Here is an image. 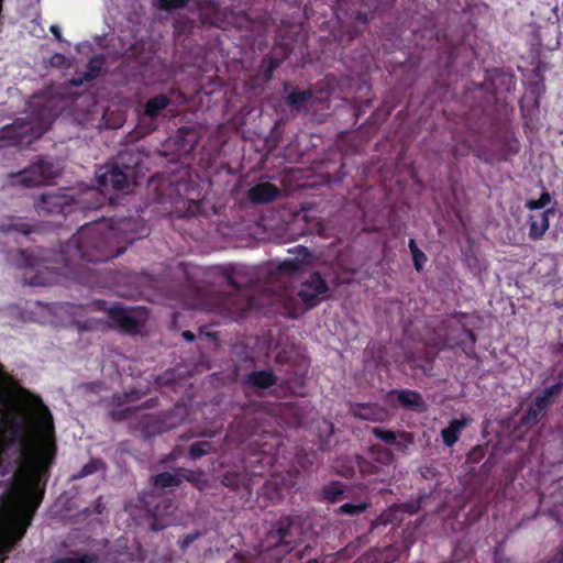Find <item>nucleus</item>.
<instances>
[{
	"mask_svg": "<svg viewBox=\"0 0 563 563\" xmlns=\"http://www.w3.org/2000/svg\"><path fill=\"white\" fill-rule=\"evenodd\" d=\"M148 228L141 218H119L85 223L56 255L59 274L80 283L88 280V264L104 263L123 254L133 242L146 236Z\"/></svg>",
	"mask_w": 563,
	"mask_h": 563,
	"instance_id": "nucleus-1",
	"label": "nucleus"
},
{
	"mask_svg": "<svg viewBox=\"0 0 563 563\" xmlns=\"http://www.w3.org/2000/svg\"><path fill=\"white\" fill-rule=\"evenodd\" d=\"M21 402L27 415L20 423L12 421V435L5 440L0 434V465L7 444L24 442V452L27 453L36 470L46 473L52 466L56 455V441L54 420L49 408L43 399L27 389L20 391Z\"/></svg>",
	"mask_w": 563,
	"mask_h": 563,
	"instance_id": "nucleus-2",
	"label": "nucleus"
},
{
	"mask_svg": "<svg viewBox=\"0 0 563 563\" xmlns=\"http://www.w3.org/2000/svg\"><path fill=\"white\" fill-rule=\"evenodd\" d=\"M43 490L33 485H21L13 489L15 514L10 527L0 536V563H3L18 542L25 536L34 514L43 499Z\"/></svg>",
	"mask_w": 563,
	"mask_h": 563,
	"instance_id": "nucleus-3",
	"label": "nucleus"
},
{
	"mask_svg": "<svg viewBox=\"0 0 563 563\" xmlns=\"http://www.w3.org/2000/svg\"><path fill=\"white\" fill-rule=\"evenodd\" d=\"M300 517L284 516L273 522L258 544V555L264 563H279L302 541Z\"/></svg>",
	"mask_w": 563,
	"mask_h": 563,
	"instance_id": "nucleus-4",
	"label": "nucleus"
},
{
	"mask_svg": "<svg viewBox=\"0 0 563 563\" xmlns=\"http://www.w3.org/2000/svg\"><path fill=\"white\" fill-rule=\"evenodd\" d=\"M107 197L95 188H87L77 196L68 192H43L34 203L40 216H68L73 212L98 210L104 206Z\"/></svg>",
	"mask_w": 563,
	"mask_h": 563,
	"instance_id": "nucleus-5",
	"label": "nucleus"
},
{
	"mask_svg": "<svg viewBox=\"0 0 563 563\" xmlns=\"http://www.w3.org/2000/svg\"><path fill=\"white\" fill-rule=\"evenodd\" d=\"M275 464V456L263 450L249 454L244 470L227 471L221 478L223 486L238 489L240 487L249 488L251 485V477L263 476L266 472L271 471Z\"/></svg>",
	"mask_w": 563,
	"mask_h": 563,
	"instance_id": "nucleus-6",
	"label": "nucleus"
},
{
	"mask_svg": "<svg viewBox=\"0 0 563 563\" xmlns=\"http://www.w3.org/2000/svg\"><path fill=\"white\" fill-rule=\"evenodd\" d=\"M58 174L59 169L52 159L38 156L30 166L18 173H11L9 177L12 184L31 188L49 184Z\"/></svg>",
	"mask_w": 563,
	"mask_h": 563,
	"instance_id": "nucleus-7",
	"label": "nucleus"
},
{
	"mask_svg": "<svg viewBox=\"0 0 563 563\" xmlns=\"http://www.w3.org/2000/svg\"><path fill=\"white\" fill-rule=\"evenodd\" d=\"M355 466H357L360 473L363 476H371L376 482H386L390 475V470H386L385 467H379V464L377 462H374L373 459H369L367 456L363 455H355L353 460L349 459L346 460V465H343L342 467L338 463L336 472L338 474L344 476V477H353L355 474Z\"/></svg>",
	"mask_w": 563,
	"mask_h": 563,
	"instance_id": "nucleus-8",
	"label": "nucleus"
},
{
	"mask_svg": "<svg viewBox=\"0 0 563 563\" xmlns=\"http://www.w3.org/2000/svg\"><path fill=\"white\" fill-rule=\"evenodd\" d=\"M261 412L249 407L242 408V413L230 423L227 438L235 442H243L257 433L261 430Z\"/></svg>",
	"mask_w": 563,
	"mask_h": 563,
	"instance_id": "nucleus-9",
	"label": "nucleus"
},
{
	"mask_svg": "<svg viewBox=\"0 0 563 563\" xmlns=\"http://www.w3.org/2000/svg\"><path fill=\"white\" fill-rule=\"evenodd\" d=\"M288 252L294 254V257L285 258L271 269L269 275L272 278L292 277L311 262V252L306 246L297 245L294 249H289Z\"/></svg>",
	"mask_w": 563,
	"mask_h": 563,
	"instance_id": "nucleus-10",
	"label": "nucleus"
},
{
	"mask_svg": "<svg viewBox=\"0 0 563 563\" xmlns=\"http://www.w3.org/2000/svg\"><path fill=\"white\" fill-rule=\"evenodd\" d=\"M328 291L329 286L325 279L319 272H312L308 278L301 282L297 296L310 309L318 306Z\"/></svg>",
	"mask_w": 563,
	"mask_h": 563,
	"instance_id": "nucleus-11",
	"label": "nucleus"
},
{
	"mask_svg": "<svg viewBox=\"0 0 563 563\" xmlns=\"http://www.w3.org/2000/svg\"><path fill=\"white\" fill-rule=\"evenodd\" d=\"M104 310H107L111 324L123 332L135 334L143 327V321L122 303H114Z\"/></svg>",
	"mask_w": 563,
	"mask_h": 563,
	"instance_id": "nucleus-12",
	"label": "nucleus"
},
{
	"mask_svg": "<svg viewBox=\"0 0 563 563\" xmlns=\"http://www.w3.org/2000/svg\"><path fill=\"white\" fill-rule=\"evenodd\" d=\"M48 261L46 250L40 249L38 255H33L26 250H19L16 258L14 260L19 268L25 271H35L36 274L33 277H27V273L24 274V279L27 284L38 286L44 284V278L38 274L42 267L48 268L44 265V262Z\"/></svg>",
	"mask_w": 563,
	"mask_h": 563,
	"instance_id": "nucleus-13",
	"label": "nucleus"
},
{
	"mask_svg": "<svg viewBox=\"0 0 563 563\" xmlns=\"http://www.w3.org/2000/svg\"><path fill=\"white\" fill-rule=\"evenodd\" d=\"M32 128L27 123L14 122L0 129V151L7 147H22L33 142Z\"/></svg>",
	"mask_w": 563,
	"mask_h": 563,
	"instance_id": "nucleus-14",
	"label": "nucleus"
},
{
	"mask_svg": "<svg viewBox=\"0 0 563 563\" xmlns=\"http://www.w3.org/2000/svg\"><path fill=\"white\" fill-rule=\"evenodd\" d=\"M278 377L271 368L254 369L241 378V386L245 393L252 391L261 395L264 390L277 385Z\"/></svg>",
	"mask_w": 563,
	"mask_h": 563,
	"instance_id": "nucleus-15",
	"label": "nucleus"
},
{
	"mask_svg": "<svg viewBox=\"0 0 563 563\" xmlns=\"http://www.w3.org/2000/svg\"><path fill=\"white\" fill-rule=\"evenodd\" d=\"M288 56L289 51L287 46H274L272 51L261 59L256 76L264 84L269 82L274 76L275 70L282 66Z\"/></svg>",
	"mask_w": 563,
	"mask_h": 563,
	"instance_id": "nucleus-16",
	"label": "nucleus"
},
{
	"mask_svg": "<svg viewBox=\"0 0 563 563\" xmlns=\"http://www.w3.org/2000/svg\"><path fill=\"white\" fill-rule=\"evenodd\" d=\"M99 191L104 196L102 190L124 189L128 187V173L121 169L118 165H106L97 174ZM98 190V188H96Z\"/></svg>",
	"mask_w": 563,
	"mask_h": 563,
	"instance_id": "nucleus-17",
	"label": "nucleus"
},
{
	"mask_svg": "<svg viewBox=\"0 0 563 563\" xmlns=\"http://www.w3.org/2000/svg\"><path fill=\"white\" fill-rule=\"evenodd\" d=\"M516 85L515 77L500 68H494L486 71L483 87L494 97L504 91H510Z\"/></svg>",
	"mask_w": 563,
	"mask_h": 563,
	"instance_id": "nucleus-18",
	"label": "nucleus"
},
{
	"mask_svg": "<svg viewBox=\"0 0 563 563\" xmlns=\"http://www.w3.org/2000/svg\"><path fill=\"white\" fill-rule=\"evenodd\" d=\"M282 190L275 184L262 181L255 184L246 191V197L252 205H267L280 197Z\"/></svg>",
	"mask_w": 563,
	"mask_h": 563,
	"instance_id": "nucleus-19",
	"label": "nucleus"
},
{
	"mask_svg": "<svg viewBox=\"0 0 563 563\" xmlns=\"http://www.w3.org/2000/svg\"><path fill=\"white\" fill-rule=\"evenodd\" d=\"M389 397H395L398 404L408 410L422 412L426 409V402L420 393L411 389H393Z\"/></svg>",
	"mask_w": 563,
	"mask_h": 563,
	"instance_id": "nucleus-20",
	"label": "nucleus"
},
{
	"mask_svg": "<svg viewBox=\"0 0 563 563\" xmlns=\"http://www.w3.org/2000/svg\"><path fill=\"white\" fill-rule=\"evenodd\" d=\"M554 214L553 208H548L538 214L529 216V238L538 241L543 238L550 228L549 217Z\"/></svg>",
	"mask_w": 563,
	"mask_h": 563,
	"instance_id": "nucleus-21",
	"label": "nucleus"
},
{
	"mask_svg": "<svg viewBox=\"0 0 563 563\" xmlns=\"http://www.w3.org/2000/svg\"><path fill=\"white\" fill-rule=\"evenodd\" d=\"M352 412L355 417L362 420H368L373 422L384 421L387 417V411L378 404H356L352 408Z\"/></svg>",
	"mask_w": 563,
	"mask_h": 563,
	"instance_id": "nucleus-22",
	"label": "nucleus"
},
{
	"mask_svg": "<svg viewBox=\"0 0 563 563\" xmlns=\"http://www.w3.org/2000/svg\"><path fill=\"white\" fill-rule=\"evenodd\" d=\"M457 331V339L452 341L448 339V345L450 347H461L470 356L471 353H474L476 335L471 329L464 325L459 327Z\"/></svg>",
	"mask_w": 563,
	"mask_h": 563,
	"instance_id": "nucleus-23",
	"label": "nucleus"
},
{
	"mask_svg": "<svg viewBox=\"0 0 563 563\" xmlns=\"http://www.w3.org/2000/svg\"><path fill=\"white\" fill-rule=\"evenodd\" d=\"M467 423L468 420L466 418L450 421L449 426L441 431L443 443L449 448L453 446L457 442L461 431Z\"/></svg>",
	"mask_w": 563,
	"mask_h": 563,
	"instance_id": "nucleus-24",
	"label": "nucleus"
},
{
	"mask_svg": "<svg viewBox=\"0 0 563 563\" xmlns=\"http://www.w3.org/2000/svg\"><path fill=\"white\" fill-rule=\"evenodd\" d=\"M547 408L542 404H538V399L534 398L529 408L520 418V424L525 428L534 427L541 418L547 415Z\"/></svg>",
	"mask_w": 563,
	"mask_h": 563,
	"instance_id": "nucleus-25",
	"label": "nucleus"
},
{
	"mask_svg": "<svg viewBox=\"0 0 563 563\" xmlns=\"http://www.w3.org/2000/svg\"><path fill=\"white\" fill-rule=\"evenodd\" d=\"M35 231L36 228L34 225L23 222L21 219L15 217H11L0 223V233L3 234L20 233L29 235Z\"/></svg>",
	"mask_w": 563,
	"mask_h": 563,
	"instance_id": "nucleus-26",
	"label": "nucleus"
},
{
	"mask_svg": "<svg viewBox=\"0 0 563 563\" xmlns=\"http://www.w3.org/2000/svg\"><path fill=\"white\" fill-rule=\"evenodd\" d=\"M172 104V99L164 93L150 98L144 104V115L154 119L157 118L163 110Z\"/></svg>",
	"mask_w": 563,
	"mask_h": 563,
	"instance_id": "nucleus-27",
	"label": "nucleus"
},
{
	"mask_svg": "<svg viewBox=\"0 0 563 563\" xmlns=\"http://www.w3.org/2000/svg\"><path fill=\"white\" fill-rule=\"evenodd\" d=\"M290 88V84H284V90L288 92L287 96L285 97V102L291 109H299L301 106L306 104L312 98V92L310 90L292 89L291 91H289Z\"/></svg>",
	"mask_w": 563,
	"mask_h": 563,
	"instance_id": "nucleus-28",
	"label": "nucleus"
},
{
	"mask_svg": "<svg viewBox=\"0 0 563 563\" xmlns=\"http://www.w3.org/2000/svg\"><path fill=\"white\" fill-rule=\"evenodd\" d=\"M154 488L165 489L169 487H178L181 485L179 468L174 473L162 472L151 478Z\"/></svg>",
	"mask_w": 563,
	"mask_h": 563,
	"instance_id": "nucleus-29",
	"label": "nucleus"
},
{
	"mask_svg": "<svg viewBox=\"0 0 563 563\" xmlns=\"http://www.w3.org/2000/svg\"><path fill=\"white\" fill-rule=\"evenodd\" d=\"M367 457L373 459L374 462H377L379 467L383 466L390 471L395 460L394 454L389 449L378 444H374L369 448Z\"/></svg>",
	"mask_w": 563,
	"mask_h": 563,
	"instance_id": "nucleus-30",
	"label": "nucleus"
},
{
	"mask_svg": "<svg viewBox=\"0 0 563 563\" xmlns=\"http://www.w3.org/2000/svg\"><path fill=\"white\" fill-rule=\"evenodd\" d=\"M345 485L339 481H332L324 484L321 488V497L323 500L334 504L344 495Z\"/></svg>",
	"mask_w": 563,
	"mask_h": 563,
	"instance_id": "nucleus-31",
	"label": "nucleus"
},
{
	"mask_svg": "<svg viewBox=\"0 0 563 563\" xmlns=\"http://www.w3.org/2000/svg\"><path fill=\"white\" fill-rule=\"evenodd\" d=\"M563 385L561 382H555L553 385L545 387L539 395L536 396L538 404H542L547 409L552 406L556 398L562 394Z\"/></svg>",
	"mask_w": 563,
	"mask_h": 563,
	"instance_id": "nucleus-32",
	"label": "nucleus"
},
{
	"mask_svg": "<svg viewBox=\"0 0 563 563\" xmlns=\"http://www.w3.org/2000/svg\"><path fill=\"white\" fill-rule=\"evenodd\" d=\"M103 59L101 57H92L87 64V70L82 74L80 80H74L73 84L78 86L82 81H91L96 79L101 71Z\"/></svg>",
	"mask_w": 563,
	"mask_h": 563,
	"instance_id": "nucleus-33",
	"label": "nucleus"
},
{
	"mask_svg": "<svg viewBox=\"0 0 563 563\" xmlns=\"http://www.w3.org/2000/svg\"><path fill=\"white\" fill-rule=\"evenodd\" d=\"M181 483L184 481L191 483L196 488L199 490H202L203 487L207 485V479L203 478V474L201 472H195L187 468H179Z\"/></svg>",
	"mask_w": 563,
	"mask_h": 563,
	"instance_id": "nucleus-34",
	"label": "nucleus"
},
{
	"mask_svg": "<svg viewBox=\"0 0 563 563\" xmlns=\"http://www.w3.org/2000/svg\"><path fill=\"white\" fill-rule=\"evenodd\" d=\"M408 246L411 253L413 267L417 272L420 273L423 271L424 265L428 262V257L424 252L418 247L415 239L409 240Z\"/></svg>",
	"mask_w": 563,
	"mask_h": 563,
	"instance_id": "nucleus-35",
	"label": "nucleus"
},
{
	"mask_svg": "<svg viewBox=\"0 0 563 563\" xmlns=\"http://www.w3.org/2000/svg\"><path fill=\"white\" fill-rule=\"evenodd\" d=\"M54 563H99V555L93 552L75 553L70 556L58 558Z\"/></svg>",
	"mask_w": 563,
	"mask_h": 563,
	"instance_id": "nucleus-36",
	"label": "nucleus"
},
{
	"mask_svg": "<svg viewBox=\"0 0 563 563\" xmlns=\"http://www.w3.org/2000/svg\"><path fill=\"white\" fill-rule=\"evenodd\" d=\"M213 451V443L210 441H199L190 444L188 449L189 459L196 461Z\"/></svg>",
	"mask_w": 563,
	"mask_h": 563,
	"instance_id": "nucleus-37",
	"label": "nucleus"
},
{
	"mask_svg": "<svg viewBox=\"0 0 563 563\" xmlns=\"http://www.w3.org/2000/svg\"><path fill=\"white\" fill-rule=\"evenodd\" d=\"M368 507H369V503H367V501H362V503H357V504L346 503L336 509V514L354 517V516H358V515L365 512Z\"/></svg>",
	"mask_w": 563,
	"mask_h": 563,
	"instance_id": "nucleus-38",
	"label": "nucleus"
},
{
	"mask_svg": "<svg viewBox=\"0 0 563 563\" xmlns=\"http://www.w3.org/2000/svg\"><path fill=\"white\" fill-rule=\"evenodd\" d=\"M454 145L452 146L451 153L454 158H461L468 156L474 152L472 143L466 139L454 137Z\"/></svg>",
	"mask_w": 563,
	"mask_h": 563,
	"instance_id": "nucleus-39",
	"label": "nucleus"
},
{
	"mask_svg": "<svg viewBox=\"0 0 563 563\" xmlns=\"http://www.w3.org/2000/svg\"><path fill=\"white\" fill-rule=\"evenodd\" d=\"M233 354L244 362L247 367H254L256 365V360L254 357L253 350H249L244 344L239 343L233 346Z\"/></svg>",
	"mask_w": 563,
	"mask_h": 563,
	"instance_id": "nucleus-40",
	"label": "nucleus"
},
{
	"mask_svg": "<svg viewBox=\"0 0 563 563\" xmlns=\"http://www.w3.org/2000/svg\"><path fill=\"white\" fill-rule=\"evenodd\" d=\"M104 463L99 459H91L87 464H85L77 475H74V479L84 478L86 476L92 475L100 470H104Z\"/></svg>",
	"mask_w": 563,
	"mask_h": 563,
	"instance_id": "nucleus-41",
	"label": "nucleus"
},
{
	"mask_svg": "<svg viewBox=\"0 0 563 563\" xmlns=\"http://www.w3.org/2000/svg\"><path fill=\"white\" fill-rule=\"evenodd\" d=\"M415 442V435L409 431H400L397 433V440L394 442V445L398 451L404 454H407L409 451V446Z\"/></svg>",
	"mask_w": 563,
	"mask_h": 563,
	"instance_id": "nucleus-42",
	"label": "nucleus"
},
{
	"mask_svg": "<svg viewBox=\"0 0 563 563\" xmlns=\"http://www.w3.org/2000/svg\"><path fill=\"white\" fill-rule=\"evenodd\" d=\"M190 0H156V7L166 12H173L176 9H183L188 5Z\"/></svg>",
	"mask_w": 563,
	"mask_h": 563,
	"instance_id": "nucleus-43",
	"label": "nucleus"
},
{
	"mask_svg": "<svg viewBox=\"0 0 563 563\" xmlns=\"http://www.w3.org/2000/svg\"><path fill=\"white\" fill-rule=\"evenodd\" d=\"M373 435L375 438L379 439L380 441L385 442L386 444H393L397 440V433L393 430H388L380 427H375L372 429Z\"/></svg>",
	"mask_w": 563,
	"mask_h": 563,
	"instance_id": "nucleus-44",
	"label": "nucleus"
},
{
	"mask_svg": "<svg viewBox=\"0 0 563 563\" xmlns=\"http://www.w3.org/2000/svg\"><path fill=\"white\" fill-rule=\"evenodd\" d=\"M551 201V195L543 191L538 199H529L526 201L525 207L529 210H540L547 207Z\"/></svg>",
	"mask_w": 563,
	"mask_h": 563,
	"instance_id": "nucleus-45",
	"label": "nucleus"
},
{
	"mask_svg": "<svg viewBox=\"0 0 563 563\" xmlns=\"http://www.w3.org/2000/svg\"><path fill=\"white\" fill-rule=\"evenodd\" d=\"M227 301L232 303L234 311H245L251 306V300L247 295L239 294L236 297H228Z\"/></svg>",
	"mask_w": 563,
	"mask_h": 563,
	"instance_id": "nucleus-46",
	"label": "nucleus"
},
{
	"mask_svg": "<svg viewBox=\"0 0 563 563\" xmlns=\"http://www.w3.org/2000/svg\"><path fill=\"white\" fill-rule=\"evenodd\" d=\"M227 280H228V284L239 292H242L244 290V288L249 285V280L239 282L236 279V273H229L227 275Z\"/></svg>",
	"mask_w": 563,
	"mask_h": 563,
	"instance_id": "nucleus-47",
	"label": "nucleus"
},
{
	"mask_svg": "<svg viewBox=\"0 0 563 563\" xmlns=\"http://www.w3.org/2000/svg\"><path fill=\"white\" fill-rule=\"evenodd\" d=\"M400 509L409 515H415L420 509V503L419 501H407L402 503L400 505Z\"/></svg>",
	"mask_w": 563,
	"mask_h": 563,
	"instance_id": "nucleus-48",
	"label": "nucleus"
},
{
	"mask_svg": "<svg viewBox=\"0 0 563 563\" xmlns=\"http://www.w3.org/2000/svg\"><path fill=\"white\" fill-rule=\"evenodd\" d=\"M201 537L200 532H192L185 536V538L181 541V549L185 550L189 544L195 542L197 539Z\"/></svg>",
	"mask_w": 563,
	"mask_h": 563,
	"instance_id": "nucleus-49",
	"label": "nucleus"
},
{
	"mask_svg": "<svg viewBox=\"0 0 563 563\" xmlns=\"http://www.w3.org/2000/svg\"><path fill=\"white\" fill-rule=\"evenodd\" d=\"M355 21L362 24L363 26H366L369 21L368 14L366 12L357 11L355 15Z\"/></svg>",
	"mask_w": 563,
	"mask_h": 563,
	"instance_id": "nucleus-50",
	"label": "nucleus"
},
{
	"mask_svg": "<svg viewBox=\"0 0 563 563\" xmlns=\"http://www.w3.org/2000/svg\"><path fill=\"white\" fill-rule=\"evenodd\" d=\"M185 26H186V25H185V23H184V22H181V21H176V22L174 23V33H175L176 35H180V34L184 32Z\"/></svg>",
	"mask_w": 563,
	"mask_h": 563,
	"instance_id": "nucleus-51",
	"label": "nucleus"
},
{
	"mask_svg": "<svg viewBox=\"0 0 563 563\" xmlns=\"http://www.w3.org/2000/svg\"><path fill=\"white\" fill-rule=\"evenodd\" d=\"M181 336L187 341V342H192L195 341L196 339V335L191 332V331H184L181 333Z\"/></svg>",
	"mask_w": 563,
	"mask_h": 563,
	"instance_id": "nucleus-52",
	"label": "nucleus"
},
{
	"mask_svg": "<svg viewBox=\"0 0 563 563\" xmlns=\"http://www.w3.org/2000/svg\"><path fill=\"white\" fill-rule=\"evenodd\" d=\"M51 32L55 35L57 40H60V30L57 25H52Z\"/></svg>",
	"mask_w": 563,
	"mask_h": 563,
	"instance_id": "nucleus-53",
	"label": "nucleus"
},
{
	"mask_svg": "<svg viewBox=\"0 0 563 563\" xmlns=\"http://www.w3.org/2000/svg\"><path fill=\"white\" fill-rule=\"evenodd\" d=\"M309 550H311V547H310V545H306V547H305V549H303L302 551H299V552L297 553L298 559H299V560H302V559L306 556V553H307Z\"/></svg>",
	"mask_w": 563,
	"mask_h": 563,
	"instance_id": "nucleus-54",
	"label": "nucleus"
},
{
	"mask_svg": "<svg viewBox=\"0 0 563 563\" xmlns=\"http://www.w3.org/2000/svg\"><path fill=\"white\" fill-rule=\"evenodd\" d=\"M189 207H195V209L197 210L198 209V202L194 201V200H190L187 202ZM196 210H190L191 213H194Z\"/></svg>",
	"mask_w": 563,
	"mask_h": 563,
	"instance_id": "nucleus-55",
	"label": "nucleus"
},
{
	"mask_svg": "<svg viewBox=\"0 0 563 563\" xmlns=\"http://www.w3.org/2000/svg\"><path fill=\"white\" fill-rule=\"evenodd\" d=\"M468 460H471V461H476L477 460V454H476L475 450L470 453Z\"/></svg>",
	"mask_w": 563,
	"mask_h": 563,
	"instance_id": "nucleus-56",
	"label": "nucleus"
},
{
	"mask_svg": "<svg viewBox=\"0 0 563 563\" xmlns=\"http://www.w3.org/2000/svg\"><path fill=\"white\" fill-rule=\"evenodd\" d=\"M101 497L98 498V505H97V508H96V511L97 514H101L102 512V506H101Z\"/></svg>",
	"mask_w": 563,
	"mask_h": 563,
	"instance_id": "nucleus-57",
	"label": "nucleus"
},
{
	"mask_svg": "<svg viewBox=\"0 0 563 563\" xmlns=\"http://www.w3.org/2000/svg\"><path fill=\"white\" fill-rule=\"evenodd\" d=\"M202 166H205L206 168H212L213 166L217 165V163H210V162H207V163H201Z\"/></svg>",
	"mask_w": 563,
	"mask_h": 563,
	"instance_id": "nucleus-58",
	"label": "nucleus"
},
{
	"mask_svg": "<svg viewBox=\"0 0 563 563\" xmlns=\"http://www.w3.org/2000/svg\"><path fill=\"white\" fill-rule=\"evenodd\" d=\"M221 168H222V169H225V170H227V173H229V174L231 173V168L229 167V165H228V164L221 163Z\"/></svg>",
	"mask_w": 563,
	"mask_h": 563,
	"instance_id": "nucleus-59",
	"label": "nucleus"
},
{
	"mask_svg": "<svg viewBox=\"0 0 563 563\" xmlns=\"http://www.w3.org/2000/svg\"><path fill=\"white\" fill-rule=\"evenodd\" d=\"M558 352L563 354V343L558 346Z\"/></svg>",
	"mask_w": 563,
	"mask_h": 563,
	"instance_id": "nucleus-60",
	"label": "nucleus"
},
{
	"mask_svg": "<svg viewBox=\"0 0 563 563\" xmlns=\"http://www.w3.org/2000/svg\"><path fill=\"white\" fill-rule=\"evenodd\" d=\"M121 164H122L125 168H130L128 165H125L124 161H121Z\"/></svg>",
	"mask_w": 563,
	"mask_h": 563,
	"instance_id": "nucleus-61",
	"label": "nucleus"
},
{
	"mask_svg": "<svg viewBox=\"0 0 563 563\" xmlns=\"http://www.w3.org/2000/svg\"><path fill=\"white\" fill-rule=\"evenodd\" d=\"M168 187L174 190L173 186H172V183H168Z\"/></svg>",
	"mask_w": 563,
	"mask_h": 563,
	"instance_id": "nucleus-62",
	"label": "nucleus"
},
{
	"mask_svg": "<svg viewBox=\"0 0 563 563\" xmlns=\"http://www.w3.org/2000/svg\"><path fill=\"white\" fill-rule=\"evenodd\" d=\"M312 562H314V560H313V559H309V560H308V563H312Z\"/></svg>",
	"mask_w": 563,
	"mask_h": 563,
	"instance_id": "nucleus-63",
	"label": "nucleus"
},
{
	"mask_svg": "<svg viewBox=\"0 0 563 563\" xmlns=\"http://www.w3.org/2000/svg\"><path fill=\"white\" fill-rule=\"evenodd\" d=\"M236 563H246V562H245V561H240V560H239Z\"/></svg>",
	"mask_w": 563,
	"mask_h": 563,
	"instance_id": "nucleus-64",
	"label": "nucleus"
}]
</instances>
